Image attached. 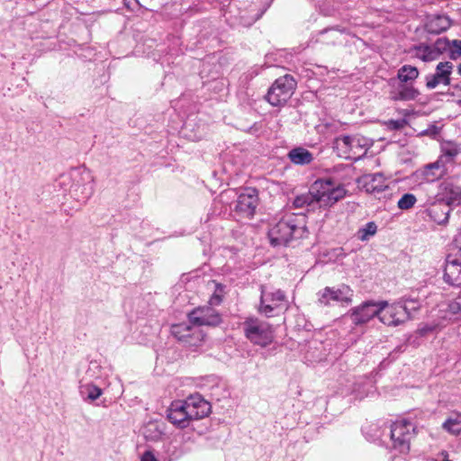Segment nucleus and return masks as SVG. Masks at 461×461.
Wrapping results in <instances>:
<instances>
[{
	"mask_svg": "<svg viewBox=\"0 0 461 461\" xmlns=\"http://www.w3.org/2000/svg\"><path fill=\"white\" fill-rule=\"evenodd\" d=\"M441 455L443 456V459H442V461H452V460H450V459L448 458V455H447V452H442V454H441Z\"/></svg>",
	"mask_w": 461,
	"mask_h": 461,
	"instance_id": "obj_42",
	"label": "nucleus"
},
{
	"mask_svg": "<svg viewBox=\"0 0 461 461\" xmlns=\"http://www.w3.org/2000/svg\"><path fill=\"white\" fill-rule=\"evenodd\" d=\"M420 75L419 69L411 65H403L397 71V79L399 83H413Z\"/></svg>",
	"mask_w": 461,
	"mask_h": 461,
	"instance_id": "obj_26",
	"label": "nucleus"
},
{
	"mask_svg": "<svg viewBox=\"0 0 461 461\" xmlns=\"http://www.w3.org/2000/svg\"><path fill=\"white\" fill-rule=\"evenodd\" d=\"M417 202V198L413 194H404L397 203L398 207L401 210H409L414 206Z\"/></svg>",
	"mask_w": 461,
	"mask_h": 461,
	"instance_id": "obj_34",
	"label": "nucleus"
},
{
	"mask_svg": "<svg viewBox=\"0 0 461 461\" xmlns=\"http://www.w3.org/2000/svg\"><path fill=\"white\" fill-rule=\"evenodd\" d=\"M79 392L84 400L91 402L98 399L103 393L101 388L91 383L81 384Z\"/></svg>",
	"mask_w": 461,
	"mask_h": 461,
	"instance_id": "obj_29",
	"label": "nucleus"
},
{
	"mask_svg": "<svg viewBox=\"0 0 461 461\" xmlns=\"http://www.w3.org/2000/svg\"><path fill=\"white\" fill-rule=\"evenodd\" d=\"M451 212L450 206L447 203L438 199L432 203L427 209L426 213L431 221L438 224H445L448 221L449 213Z\"/></svg>",
	"mask_w": 461,
	"mask_h": 461,
	"instance_id": "obj_20",
	"label": "nucleus"
},
{
	"mask_svg": "<svg viewBox=\"0 0 461 461\" xmlns=\"http://www.w3.org/2000/svg\"><path fill=\"white\" fill-rule=\"evenodd\" d=\"M82 197H77V200L86 202L93 194V185H88L83 187Z\"/></svg>",
	"mask_w": 461,
	"mask_h": 461,
	"instance_id": "obj_37",
	"label": "nucleus"
},
{
	"mask_svg": "<svg viewBox=\"0 0 461 461\" xmlns=\"http://www.w3.org/2000/svg\"><path fill=\"white\" fill-rule=\"evenodd\" d=\"M393 101H413L420 95V91L413 86V83H399L395 91L391 93Z\"/></svg>",
	"mask_w": 461,
	"mask_h": 461,
	"instance_id": "obj_23",
	"label": "nucleus"
},
{
	"mask_svg": "<svg viewBox=\"0 0 461 461\" xmlns=\"http://www.w3.org/2000/svg\"><path fill=\"white\" fill-rule=\"evenodd\" d=\"M362 181L364 188L370 194H378L388 188L386 179L381 173L366 175Z\"/></svg>",
	"mask_w": 461,
	"mask_h": 461,
	"instance_id": "obj_21",
	"label": "nucleus"
},
{
	"mask_svg": "<svg viewBox=\"0 0 461 461\" xmlns=\"http://www.w3.org/2000/svg\"><path fill=\"white\" fill-rule=\"evenodd\" d=\"M306 216L304 214H287L276 223L268 231L270 244L273 247L289 246L293 241L308 236Z\"/></svg>",
	"mask_w": 461,
	"mask_h": 461,
	"instance_id": "obj_1",
	"label": "nucleus"
},
{
	"mask_svg": "<svg viewBox=\"0 0 461 461\" xmlns=\"http://www.w3.org/2000/svg\"><path fill=\"white\" fill-rule=\"evenodd\" d=\"M258 205V192L256 188L246 187L238 195L234 210L242 217L251 218Z\"/></svg>",
	"mask_w": 461,
	"mask_h": 461,
	"instance_id": "obj_12",
	"label": "nucleus"
},
{
	"mask_svg": "<svg viewBox=\"0 0 461 461\" xmlns=\"http://www.w3.org/2000/svg\"><path fill=\"white\" fill-rule=\"evenodd\" d=\"M171 334L180 342L187 347H197L203 340L204 334L197 326L178 323L172 325Z\"/></svg>",
	"mask_w": 461,
	"mask_h": 461,
	"instance_id": "obj_10",
	"label": "nucleus"
},
{
	"mask_svg": "<svg viewBox=\"0 0 461 461\" xmlns=\"http://www.w3.org/2000/svg\"><path fill=\"white\" fill-rule=\"evenodd\" d=\"M371 146V140L359 134L339 136L333 142L340 157L352 160L362 158Z\"/></svg>",
	"mask_w": 461,
	"mask_h": 461,
	"instance_id": "obj_3",
	"label": "nucleus"
},
{
	"mask_svg": "<svg viewBox=\"0 0 461 461\" xmlns=\"http://www.w3.org/2000/svg\"><path fill=\"white\" fill-rule=\"evenodd\" d=\"M453 68L454 65L450 61L439 62L433 73L425 76L426 87L431 90L439 86H448L449 90L453 89V85L456 84L452 77Z\"/></svg>",
	"mask_w": 461,
	"mask_h": 461,
	"instance_id": "obj_7",
	"label": "nucleus"
},
{
	"mask_svg": "<svg viewBox=\"0 0 461 461\" xmlns=\"http://www.w3.org/2000/svg\"><path fill=\"white\" fill-rule=\"evenodd\" d=\"M438 329V325H425L421 330L420 333L421 335H425L429 332H433Z\"/></svg>",
	"mask_w": 461,
	"mask_h": 461,
	"instance_id": "obj_41",
	"label": "nucleus"
},
{
	"mask_svg": "<svg viewBox=\"0 0 461 461\" xmlns=\"http://www.w3.org/2000/svg\"><path fill=\"white\" fill-rule=\"evenodd\" d=\"M188 321L192 325L216 327L222 321L217 310L210 305L199 306L192 310L188 314Z\"/></svg>",
	"mask_w": 461,
	"mask_h": 461,
	"instance_id": "obj_9",
	"label": "nucleus"
},
{
	"mask_svg": "<svg viewBox=\"0 0 461 461\" xmlns=\"http://www.w3.org/2000/svg\"><path fill=\"white\" fill-rule=\"evenodd\" d=\"M376 224L374 221H369L364 227L358 230V239L363 241L367 240L371 236H374L376 233Z\"/></svg>",
	"mask_w": 461,
	"mask_h": 461,
	"instance_id": "obj_33",
	"label": "nucleus"
},
{
	"mask_svg": "<svg viewBox=\"0 0 461 461\" xmlns=\"http://www.w3.org/2000/svg\"><path fill=\"white\" fill-rule=\"evenodd\" d=\"M457 73L461 76V64L457 66Z\"/></svg>",
	"mask_w": 461,
	"mask_h": 461,
	"instance_id": "obj_44",
	"label": "nucleus"
},
{
	"mask_svg": "<svg viewBox=\"0 0 461 461\" xmlns=\"http://www.w3.org/2000/svg\"><path fill=\"white\" fill-rule=\"evenodd\" d=\"M433 49L435 52L437 53L438 59L440 57L441 54H447L449 57L450 54V46H451V41L447 38H438L433 44Z\"/></svg>",
	"mask_w": 461,
	"mask_h": 461,
	"instance_id": "obj_32",
	"label": "nucleus"
},
{
	"mask_svg": "<svg viewBox=\"0 0 461 461\" xmlns=\"http://www.w3.org/2000/svg\"><path fill=\"white\" fill-rule=\"evenodd\" d=\"M140 461H158L151 451H145Z\"/></svg>",
	"mask_w": 461,
	"mask_h": 461,
	"instance_id": "obj_40",
	"label": "nucleus"
},
{
	"mask_svg": "<svg viewBox=\"0 0 461 461\" xmlns=\"http://www.w3.org/2000/svg\"><path fill=\"white\" fill-rule=\"evenodd\" d=\"M387 306L386 301L374 302L366 301L360 305L352 308L348 315L356 326L367 323L374 317L377 316L381 310Z\"/></svg>",
	"mask_w": 461,
	"mask_h": 461,
	"instance_id": "obj_8",
	"label": "nucleus"
},
{
	"mask_svg": "<svg viewBox=\"0 0 461 461\" xmlns=\"http://www.w3.org/2000/svg\"><path fill=\"white\" fill-rule=\"evenodd\" d=\"M443 278L450 285H461V254L449 252L447 256Z\"/></svg>",
	"mask_w": 461,
	"mask_h": 461,
	"instance_id": "obj_16",
	"label": "nucleus"
},
{
	"mask_svg": "<svg viewBox=\"0 0 461 461\" xmlns=\"http://www.w3.org/2000/svg\"><path fill=\"white\" fill-rule=\"evenodd\" d=\"M311 186L320 207L332 206L347 194L344 185L335 182L331 177L319 178Z\"/></svg>",
	"mask_w": 461,
	"mask_h": 461,
	"instance_id": "obj_2",
	"label": "nucleus"
},
{
	"mask_svg": "<svg viewBox=\"0 0 461 461\" xmlns=\"http://www.w3.org/2000/svg\"><path fill=\"white\" fill-rule=\"evenodd\" d=\"M461 58V40H452L450 46V59H457Z\"/></svg>",
	"mask_w": 461,
	"mask_h": 461,
	"instance_id": "obj_35",
	"label": "nucleus"
},
{
	"mask_svg": "<svg viewBox=\"0 0 461 461\" xmlns=\"http://www.w3.org/2000/svg\"><path fill=\"white\" fill-rule=\"evenodd\" d=\"M417 434V426L408 419H401L391 425L392 447L402 454L410 451L411 441Z\"/></svg>",
	"mask_w": 461,
	"mask_h": 461,
	"instance_id": "obj_4",
	"label": "nucleus"
},
{
	"mask_svg": "<svg viewBox=\"0 0 461 461\" xmlns=\"http://www.w3.org/2000/svg\"><path fill=\"white\" fill-rule=\"evenodd\" d=\"M245 337L253 344L267 347L274 339V330L268 322L258 318H247L242 323Z\"/></svg>",
	"mask_w": 461,
	"mask_h": 461,
	"instance_id": "obj_5",
	"label": "nucleus"
},
{
	"mask_svg": "<svg viewBox=\"0 0 461 461\" xmlns=\"http://www.w3.org/2000/svg\"><path fill=\"white\" fill-rule=\"evenodd\" d=\"M183 402L192 420L203 419L211 412V404L199 393L190 395Z\"/></svg>",
	"mask_w": 461,
	"mask_h": 461,
	"instance_id": "obj_17",
	"label": "nucleus"
},
{
	"mask_svg": "<svg viewBox=\"0 0 461 461\" xmlns=\"http://www.w3.org/2000/svg\"><path fill=\"white\" fill-rule=\"evenodd\" d=\"M438 195L440 201L447 203L449 206L461 204V186L449 181H443L439 185Z\"/></svg>",
	"mask_w": 461,
	"mask_h": 461,
	"instance_id": "obj_19",
	"label": "nucleus"
},
{
	"mask_svg": "<svg viewBox=\"0 0 461 461\" xmlns=\"http://www.w3.org/2000/svg\"><path fill=\"white\" fill-rule=\"evenodd\" d=\"M443 319L450 321H457L461 320V303L456 301L450 302L447 309L444 311Z\"/></svg>",
	"mask_w": 461,
	"mask_h": 461,
	"instance_id": "obj_31",
	"label": "nucleus"
},
{
	"mask_svg": "<svg viewBox=\"0 0 461 461\" xmlns=\"http://www.w3.org/2000/svg\"><path fill=\"white\" fill-rule=\"evenodd\" d=\"M412 53L415 58L424 62L438 59L437 53L435 52L432 44L420 43L416 45L412 48Z\"/></svg>",
	"mask_w": 461,
	"mask_h": 461,
	"instance_id": "obj_25",
	"label": "nucleus"
},
{
	"mask_svg": "<svg viewBox=\"0 0 461 461\" xmlns=\"http://www.w3.org/2000/svg\"><path fill=\"white\" fill-rule=\"evenodd\" d=\"M452 95L459 97L458 104L461 105V82L453 85Z\"/></svg>",
	"mask_w": 461,
	"mask_h": 461,
	"instance_id": "obj_39",
	"label": "nucleus"
},
{
	"mask_svg": "<svg viewBox=\"0 0 461 461\" xmlns=\"http://www.w3.org/2000/svg\"><path fill=\"white\" fill-rule=\"evenodd\" d=\"M377 317L387 326H398L409 320L411 313L406 304L397 303L391 306H385Z\"/></svg>",
	"mask_w": 461,
	"mask_h": 461,
	"instance_id": "obj_13",
	"label": "nucleus"
},
{
	"mask_svg": "<svg viewBox=\"0 0 461 461\" xmlns=\"http://www.w3.org/2000/svg\"><path fill=\"white\" fill-rule=\"evenodd\" d=\"M293 204L296 208L311 207L313 209L318 203L315 200L314 194H312V187L308 193L297 195L294 199Z\"/></svg>",
	"mask_w": 461,
	"mask_h": 461,
	"instance_id": "obj_30",
	"label": "nucleus"
},
{
	"mask_svg": "<svg viewBox=\"0 0 461 461\" xmlns=\"http://www.w3.org/2000/svg\"><path fill=\"white\" fill-rule=\"evenodd\" d=\"M451 26V21L445 14H433L428 17L425 30L429 34H440Z\"/></svg>",
	"mask_w": 461,
	"mask_h": 461,
	"instance_id": "obj_22",
	"label": "nucleus"
},
{
	"mask_svg": "<svg viewBox=\"0 0 461 461\" xmlns=\"http://www.w3.org/2000/svg\"><path fill=\"white\" fill-rule=\"evenodd\" d=\"M450 252L461 254V230L455 235L451 244Z\"/></svg>",
	"mask_w": 461,
	"mask_h": 461,
	"instance_id": "obj_36",
	"label": "nucleus"
},
{
	"mask_svg": "<svg viewBox=\"0 0 461 461\" xmlns=\"http://www.w3.org/2000/svg\"><path fill=\"white\" fill-rule=\"evenodd\" d=\"M167 420L177 428H186L192 420L183 401H174L167 409Z\"/></svg>",
	"mask_w": 461,
	"mask_h": 461,
	"instance_id": "obj_18",
	"label": "nucleus"
},
{
	"mask_svg": "<svg viewBox=\"0 0 461 461\" xmlns=\"http://www.w3.org/2000/svg\"><path fill=\"white\" fill-rule=\"evenodd\" d=\"M285 300V294L282 290L268 292L264 286H261L258 312L267 317H271L274 315V311L279 308Z\"/></svg>",
	"mask_w": 461,
	"mask_h": 461,
	"instance_id": "obj_14",
	"label": "nucleus"
},
{
	"mask_svg": "<svg viewBox=\"0 0 461 461\" xmlns=\"http://www.w3.org/2000/svg\"><path fill=\"white\" fill-rule=\"evenodd\" d=\"M354 292L346 285H341L339 287L327 286L320 291L318 295V302L321 305H330L331 302L349 304L352 302Z\"/></svg>",
	"mask_w": 461,
	"mask_h": 461,
	"instance_id": "obj_11",
	"label": "nucleus"
},
{
	"mask_svg": "<svg viewBox=\"0 0 461 461\" xmlns=\"http://www.w3.org/2000/svg\"><path fill=\"white\" fill-rule=\"evenodd\" d=\"M338 31H339L340 32H344V29H339V27L337 28Z\"/></svg>",
	"mask_w": 461,
	"mask_h": 461,
	"instance_id": "obj_46",
	"label": "nucleus"
},
{
	"mask_svg": "<svg viewBox=\"0 0 461 461\" xmlns=\"http://www.w3.org/2000/svg\"><path fill=\"white\" fill-rule=\"evenodd\" d=\"M442 429L452 435L461 432V412L451 413L442 424Z\"/></svg>",
	"mask_w": 461,
	"mask_h": 461,
	"instance_id": "obj_27",
	"label": "nucleus"
},
{
	"mask_svg": "<svg viewBox=\"0 0 461 461\" xmlns=\"http://www.w3.org/2000/svg\"><path fill=\"white\" fill-rule=\"evenodd\" d=\"M460 152L461 144L453 140H443L440 143V155L435 162L430 163L429 168L440 169L444 166L447 167V164H453Z\"/></svg>",
	"mask_w": 461,
	"mask_h": 461,
	"instance_id": "obj_15",
	"label": "nucleus"
},
{
	"mask_svg": "<svg viewBox=\"0 0 461 461\" xmlns=\"http://www.w3.org/2000/svg\"><path fill=\"white\" fill-rule=\"evenodd\" d=\"M297 83L293 76L286 74L275 80L266 95L267 101L273 106L285 104L294 95Z\"/></svg>",
	"mask_w": 461,
	"mask_h": 461,
	"instance_id": "obj_6",
	"label": "nucleus"
},
{
	"mask_svg": "<svg viewBox=\"0 0 461 461\" xmlns=\"http://www.w3.org/2000/svg\"><path fill=\"white\" fill-rule=\"evenodd\" d=\"M429 166H430V163L425 165L421 171L423 179L426 182H429V183L435 182L436 180L443 178L444 176H446L448 174L447 168L445 166L443 168H440V169H436V168L431 169V168H429Z\"/></svg>",
	"mask_w": 461,
	"mask_h": 461,
	"instance_id": "obj_28",
	"label": "nucleus"
},
{
	"mask_svg": "<svg viewBox=\"0 0 461 461\" xmlns=\"http://www.w3.org/2000/svg\"><path fill=\"white\" fill-rule=\"evenodd\" d=\"M287 157L292 163L300 166L309 165L313 160L312 153L303 147L292 149Z\"/></svg>",
	"mask_w": 461,
	"mask_h": 461,
	"instance_id": "obj_24",
	"label": "nucleus"
},
{
	"mask_svg": "<svg viewBox=\"0 0 461 461\" xmlns=\"http://www.w3.org/2000/svg\"><path fill=\"white\" fill-rule=\"evenodd\" d=\"M213 299L216 300L217 303H220L221 301V299L219 296H215Z\"/></svg>",
	"mask_w": 461,
	"mask_h": 461,
	"instance_id": "obj_45",
	"label": "nucleus"
},
{
	"mask_svg": "<svg viewBox=\"0 0 461 461\" xmlns=\"http://www.w3.org/2000/svg\"><path fill=\"white\" fill-rule=\"evenodd\" d=\"M410 302H411V303H412L418 304L416 301H412V300H411V301H410ZM418 308H419V305H414V306L412 307V309H414V310H416V309H418Z\"/></svg>",
	"mask_w": 461,
	"mask_h": 461,
	"instance_id": "obj_43",
	"label": "nucleus"
},
{
	"mask_svg": "<svg viewBox=\"0 0 461 461\" xmlns=\"http://www.w3.org/2000/svg\"><path fill=\"white\" fill-rule=\"evenodd\" d=\"M405 124L404 120H390L387 122L389 129L391 130H400L402 129Z\"/></svg>",
	"mask_w": 461,
	"mask_h": 461,
	"instance_id": "obj_38",
	"label": "nucleus"
}]
</instances>
